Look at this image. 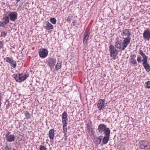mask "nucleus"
<instances>
[{
	"mask_svg": "<svg viewBox=\"0 0 150 150\" xmlns=\"http://www.w3.org/2000/svg\"><path fill=\"white\" fill-rule=\"evenodd\" d=\"M16 139L15 136L13 134H10L7 138L6 140L8 142H14Z\"/></svg>",
	"mask_w": 150,
	"mask_h": 150,
	"instance_id": "18",
	"label": "nucleus"
},
{
	"mask_svg": "<svg viewBox=\"0 0 150 150\" xmlns=\"http://www.w3.org/2000/svg\"><path fill=\"white\" fill-rule=\"evenodd\" d=\"M1 20L3 21H0V27H4L7 24L9 23L10 19L7 15H6L1 19Z\"/></svg>",
	"mask_w": 150,
	"mask_h": 150,
	"instance_id": "7",
	"label": "nucleus"
},
{
	"mask_svg": "<svg viewBox=\"0 0 150 150\" xmlns=\"http://www.w3.org/2000/svg\"><path fill=\"white\" fill-rule=\"evenodd\" d=\"M143 65L146 72H149L150 71V65L149 64Z\"/></svg>",
	"mask_w": 150,
	"mask_h": 150,
	"instance_id": "23",
	"label": "nucleus"
},
{
	"mask_svg": "<svg viewBox=\"0 0 150 150\" xmlns=\"http://www.w3.org/2000/svg\"><path fill=\"white\" fill-rule=\"evenodd\" d=\"M40 150H47V148L43 145H40L39 147Z\"/></svg>",
	"mask_w": 150,
	"mask_h": 150,
	"instance_id": "32",
	"label": "nucleus"
},
{
	"mask_svg": "<svg viewBox=\"0 0 150 150\" xmlns=\"http://www.w3.org/2000/svg\"><path fill=\"white\" fill-rule=\"evenodd\" d=\"M66 118H68L67 115V112L66 111H64L62 114V119H63Z\"/></svg>",
	"mask_w": 150,
	"mask_h": 150,
	"instance_id": "27",
	"label": "nucleus"
},
{
	"mask_svg": "<svg viewBox=\"0 0 150 150\" xmlns=\"http://www.w3.org/2000/svg\"><path fill=\"white\" fill-rule=\"evenodd\" d=\"M24 114L27 119H30L31 117V115L29 112L27 111L24 112Z\"/></svg>",
	"mask_w": 150,
	"mask_h": 150,
	"instance_id": "25",
	"label": "nucleus"
},
{
	"mask_svg": "<svg viewBox=\"0 0 150 150\" xmlns=\"http://www.w3.org/2000/svg\"><path fill=\"white\" fill-rule=\"evenodd\" d=\"M11 1H13L14 0H10Z\"/></svg>",
	"mask_w": 150,
	"mask_h": 150,
	"instance_id": "44",
	"label": "nucleus"
},
{
	"mask_svg": "<svg viewBox=\"0 0 150 150\" xmlns=\"http://www.w3.org/2000/svg\"><path fill=\"white\" fill-rule=\"evenodd\" d=\"M28 76V75L20 74H13V77L15 79L16 81L19 83L25 80Z\"/></svg>",
	"mask_w": 150,
	"mask_h": 150,
	"instance_id": "1",
	"label": "nucleus"
},
{
	"mask_svg": "<svg viewBox=\"0 0 150 150\" xmlns=\"http://www.w3.org/2000/svg\"><path fill=\"white\" fill-rule=\"evenodd\" d=\"M44 28L47 30H50L53 29V26L49 22H46V25Z\"/></svg>",
	"mask_w": 150,
	"mask_h": 150,
	"instance_id": "21",
	"label": "nucleus"
},
{
	"mask_svg": "<svg viewBox=\"0 0 150 150\" xmlns=\"http://www.w3.org/2000/svg\"><path fill=\"white\" fill-rule=\"evenodd\" d=\"M115 40L116 42H115V47L117 48V50H119L120 51L124 50L126 48L124 47L123 43L121 40H119V38L117 37Z\"/></svg>",
	"mask_w": 150,
	"mask_h": 150,
	"instance_id": "4",
	"label": "nucleus"
},
{
	"mask_svg": "<svg viewBox=\"0 0 150 150\" xmlns=\"http://www.w3.org/2000/svg\"><path fill=\"white\" fill-rule=\"evenodd\" d=\"M67 138L65 137V141H67Z\"/></svg>",
	"mask_w": 150,
	"mask_h": 150,
	"instance_id": "42",
	"label": "nucleus"
},
{
	"mask_svg": "<svg viewBox=\"0 0 150 150\" xmlns=\"http://www.w3.org/2000/svg\"><path fill=\"white\" fill-rule=\"evenodd\" d=\"M144 149H145V150H150V145L148 143L145 148Z\"/></svg>",
	"mask_w": 150,
	"mask_h": 150,
	"instance_id": "33",
	"label": "nucleus"
},
{
	"mask_svg": "<svg viewBox=\"0 0 150 150\" xmlns=\"http://www.w3.org/2000/svg\"><path fill=\"white\" fill-rule=\"evenodd\" d=\"M148 142L145 141H141L139 142V147L141 149H144L147 145Z\"/></svg>",
	"mask_w": 150,
	"mask_h": 150,
	"instance_id": "17",
	"label": "nucleus"
},
{
	"mask_svg": "<svg viewBox=\"0 0 150 150\" xmlns=\"http://www.w3.org/2000/svg\"><path fill=\"white\" fill-rule=\"evenodd\" d=\"M90 35V32L89 31H86L85 32L83 38V44L85 45L86 44L88 39Z\"/></svg>",
	"mask_w": 150,
	"mask_h": 150,
	"instance_id": "14",
	"label": "nucleus"
},
{
	"mask_svg": "<svg viewBox=\"0 0 150 150\" xmlns=\"http://www.w3.org/2000/svg\"><path fill=\"white\" fill-rule=\"evenodd\" d=\"M110 132L108 129H107L105 132V135L104 136L102 141L103 144H107L109 140L110 137Z\"/></svg>",
	"mask_w": 150,
	"mask_h": 150,
	"instance_id": "6",
	"label": "nucleus"
},
{
	"mask_svg": "<svg viewBox=\"0 0 150 150\" xmlns=\"http://www.w3.org/2000/svg\"><path fill=\"white\" fill-rule=\"evenodd\" d=\"M131 38L129 36H127V37L124 38V40L122 41L123 43L124 47L126 48L128 44L130 42Z\"/></svg>",
	"mask_w": 150,
	"mask_h": 150,
	"instance_id": "15",
	"label": "nucleus"
},
{
	"mask_svg": "<svg viewBox=\"0 0 150 150\" xmlns=\"http://www.w3.org/2000/svg\"><path fill=\"white\" fill-rule=\"evenodd\" d=\"M50 22L53 24H55L57 21L56 19L54 18H51L50 19Z\"/></svg>",
	"mask_w": 150,
	"mask_h": 150,
	"instance_id": "29",
	"label": "nucleus"
},
{
	"mask_svg": "<svg viewBox=\"0 0 150 150\" xmlns=\"http://www.w3.org/2000/svg\"><path fill=\"white\" fill-rule=\"evenodd\" d=\"M139 53L142 56L143 59L142 60L141 57L138 56L137 59L138 62L141 63L142 61L143 65L148 64L147 62L148 57L143 53V51L140 50Z\"/></svg>",
	"mask_w": 150,
	"mask_h": 150,
	"instance_id": "2",
	"label": "nucleus"
},
{
	"mask_svg": "<svg viewBox=\"0 0 150 150\" xmlns=\"http://www.w3.org/2000/svg\"><path fill=\"white\" fill-rule=\"evenodd\" d=\"M122 34L124 35H127L128 36H129L131 35V33L129 31V30L126 29L123 30Z\"/></svg>",
	"mask_w": 150,
	"mask_h": 150,
	"instance_id": "22",
	"label": "nucleus"
},
{
	"mask_svg": "<svg viewBox=\"0 0 150 150\" xmlns=\"http://www.w3.org/2000/svg\"><path fill=\"white\" fill-rule=\"evenodd\" d=\"M67 125H63V133L67 132Z\"/></svg>",
	"mask_w": 150,
	"mask_h": 150,
	"instance_id": "31",
	"label": "nucleus"
},
{
	"mask_svg": "<svg viewBox=\"0 0 150 150\" xmlns=\"http://www.w3.org/2000/svg\"><path fill=\"white\" fill-rule=\"evenodd\" d=\"M133 19V18H131L129 20V21L130 22H132Z\"/></svg>",
	"mask_w": 150,
	"mask_h": 150,
	"instance_id": "40",
	"label": "nucleus"
},
{
	"mask_svg": "<svg viewBox=\"0 0 150 150\" xmlns=\"http://www.w3.org/2000/svg\"><path fill=\"white\" fill-rule=\"evenodd\" d=\"M16 0V1L17 2H19L20 0Z\"/></svg>",
	"mask_w": 150,
	"mask_h": 150,
	"instance_id": "41",
	"label": "nucleus"
},
{
	"mask_svg": "<svg viewBox=\"0 0 150 150\" xmlns=\"http://www.w3.org/2000/svg\"><path fill=\"white\" fill-rule=\"evenodd\" d=\"M62 62H58L55 67V69L56 70H59L60 69L62 66Z\"/></svg>",
	"mask_w": 150,
	"mask_h": 150,
	"instance_id": "26",
	"label": "nucleus"
},
{
	"mask_svg": "<svg viewBox=\"0 0 150 150\" xmlns=\"http://www.w3.org/2000/svg\"><path fill=\"white\" fill-rule=\"evenodd\" d=\"M56 62V60L54 58H50L47 61V65L51 68V69L54 68Z\"/></svg>",
	"mask_w": 150,
	"mask_h": 150,
	"instance_id": "9",
	"label": "nucleus"
},
{
	"mask_svg": "<svg viewBox=\"0 0 150 150\" xmlns=\"http://www.w3.org/2000/svg\"><path fill=\"white\" fill-rule=\"evenodd\" d=\"M68 118L62 119V122L63 125H67L68 124Z\"/></svg>",
	"mask_w": 150,
	"mask_h": 150,
	"instance_id": "28",
	"label": "nucleus"
},
{
	"mask_svg": "<svg viewBox=\"0 0 150 150\" xmlns=\"http://www.w3.org/2000/svg\"><path fill=\"white\" fill-rule=\"evenodd\" d=\"M67 21L68 22H69L70 21V18H67Z\"/></svg>",
	"mask_w": 150,
	"mask_h": 150,
	"instance_id": "39",
	"label": "nucleus"
},
{
	"mask_svg": "<svg viewBox=\"0 0 150 150\" xmlns=\"http://www.w3.org/2000/svg\"><path fill=\"white\" fill-rule=\"evenodd\" d=\"M3 44L2 42L1 41H0V49L3 46Z\"/></svg>",
	"mask_w": 150,
	"mask_h": 150,
	"instance_id": "37",
	"label": "nucleus"
},
{
	"mask_svg": "<svg viewBox=\"0 0 150 150\" xmlns=\"http://www.w3.org/2000/svg\"><path fill=\"white\" fill-rule=\"evenodd\" d=\"M7 16L11 21L15 22L17 19L18 14L16 11L10 12Z\"/></svg>",
	"mask_w": 150,
	"mask_h": 150,
	"instance_id": "5",
	"label": "nucleus"
},
{
	"mask_svg": "<svg viewBox=\"0 0 150 150\" xmlns=\"http://www.w3.org/2000/svg\"><path fill=\"white\" fill-rule=\"evenodd\" d=\"M105 100L103 99H100L97 104V107L99 110H101L105 107Z\"/></svg>",
	"mask_w": 150,
	"mask_h": 150,
	"instance_id": "12",
	"label": "nucleus"
},
{
	"mask_svg": "<svg viewBox=\"0 0 150 150\" xmlns=\"http://www.w3.org/2000/svg\"><path fill=\"white\" fill-rule=\"evenodd\" d=\"M4 59L6 60V62L9 63L14 68L16 67V62L11 59V58L6 57L4 58Z\"/></svg>",
	"mask_w": 150,
	"mask_h": 150,
	"instance_id": "10",
	"label": "nucleus"
},
{
	"mask_svg": "<svg viewBox=\"0 0 150 150\" xmlns=\"http://www.w3.org/2000/svg\"><path fill=\"white\" fill-rule=\"evenodd\" d=\"M87 128L88 130L90 132H93L92 131V124L91 122L89 123L88 122L87 123Z\"/></svg>",
	"mask_w": 150,
	"mask_h": 150,
	"instance_id": "24",
	"label": "nucleus"
},
{
	"mask_svg": "<svg viewBox=\"0 0 150 150\" xmlns=\"http://www.w3.org/2000/svg\"><path fill=\"white\" fill-rule=\"evenodd\" d=\"M136 56L135 54H131L130 55V63L131 64H132L133 65H137V62L135 58Z\"/></svg>",
	"mask_w": 150,
	"mask_h": 150,
	"instance_id": "16",
	"label": "nucleus"
},
{
	"mask_svg": "<svg viewBox=\"0 0 150 150\" xmlns=\"http://www.w3.org/2000/svg\"><path fill=\"white\" fill-rule=\"evenodd\" d=\"M12 150H16L15 149H13Z\"/></svg>",
	"mask_w": 150,
	"mask_h": 150,
	"instance_id": "43",
	"label": "nucleus"
},
{
	"mask_svg": "<svg viewBox=\"0 0 150 150\" xmlns=\"http://www.w3.org/2000/svg\"><path fill=\"white\" fill-rule=\"evenodd\" d=\"M64 133V137H65L67 138V132Z\"/></svg>",
	"mask_w": 150,
	"mask_h": 150,
	"instance_id": "38",
	"label": "nucleus"
},
{
	"mask_svg": "<svg viewBox=\"0 0 150 150\" xmlns=\"http://www.w3.org/2000/svg\"><path fill=\"white\" fill-rule=\"evenodd\" d=\"M49 137L51 140H53L54 137V129H51L49 132Z\"/></svg>",
	"mask_w": 150,
	"mask_h": 150,
	"instance_id": "19",
	"label": "nucleus"
},
{
	"mask_svg": "<svg viewBox=\"0 0 150 150\" xmlns=\"http://www.w3.org/2000/svg\"><path fill=\"white\" fill-rule=\"evenodd\" d=\"M7 35V33L5 31H3L1 33V36L5 37Z\"/></svg>",
	"mask_w": 150,
	"mask_h": 150,
	"instance_id": "34",
	"label": "nucleus"
},
{
	"mask_svg": "<svg viewBox=\"0 0 150 150\" xmlns=\"http://www.w3.org/2000/svg\"><path fill=\"white\" fill-rule=\"evenodd\" d=\"M4 149L5 150H10L11 148H9L7 145H6L4 146Z\"/></svg>",
	"mask_w": 150,
	"mask_h": 150,
	"instance_id": "35",
	"label": "nucleus"
},
{
	"mask_svg": "<svg viewBox=\"0 0 150 150\" xmlns=\"http://www.w3.org/2000/svg\"><path fill=\"white\" fill-rule=\"evenodd\" d=\"M39 52L40 57L42 58H45L47 55L48 52L47 49H42V50H40Z\"/></svg>",
	"mask_w": 150,
	"mask_h": 150,
	"instance_id": "11",
	"label": "nucleus"
},
{
	"mask_svg": "<svg viewBox=\"0 0 150 150\" xmlns=\"http://www.w3.org/2000/svg\"><path fill=\"white\" fill-rule=\"evenodd\" d=\"M11 132L9 131H7L6 132V133L5 135V137L7 138L8 137L10 134Z\"/></svg>",
	"mask_w": 150,
	"mask_h": 150,
	"instance_id": "36",
	"label": "nucleus"
},
{
	"mask_svg": "<svg viewBox=\"0 0 150 150\" xmlns=\"http://www.w3.org/2000/svg\"><path fill=\"white\" fill-rule=\"evenodd\" d=\"M3 150H5V149H3Z\"/></svg>",
	"mask_w": 150,
	"mask_h": 150,
	"instance_id": "45",
	"label": "nucleus"
},
{
	"mask_svg": "<svg viewBox=\"0 0 150 150\" xmlns=\"http://www.w3.org/2000/svg\"><path fill=\"white\" fill-rule=\"evenodd\" d=\"M109 50L110 56L114 59H115L116 57L118 54V51L112 45H110L109 46Z\"/></svg>",
	"mask_w": 150,
	"mask_h": 150,
	"instance_id": "3",
	"label": "nucleus"
},
{
	"mask_svg": "<svg viewBox=\"0 0 150 150\" xmlns=\"http://www.w3.org/2000/svg\"><path fill=\"white\" fill-rule=\"evenodd\" d=\"M145 87L147 88H150V81H148L147 82H146L144 84Z\"/></svg>",
	"mask_w": 150,
	"mask_h": 150,
	"instance_id": "30",
	"label": "nucleus"
},
{
	"mask_svg": "<svg viewBox=\"0 0 150 150\" xmlns=\"http://www.w3.org/2000/svg\"><path fill=\"white\" fill-rule=\"evenodd\" d=\"M102 137L103 136H100L98 137H96L94 138V141L96 144L99 145L100 144L102 140L101 137Z\"/></svg>",
	"mask_w": 150,
	"mask_h": 150,
	"instance_id": "20",
	"label": "nucleus"
},
{
	"mask_svg": "<svg viewBox=\"0 0 150 150\" xmlns=\"http://www.w3.org/2000/svg\"><path fill=\"white\" fill-rule=\"evenodd\" d=\"M107 129H108V130L110 131H110L109 128L106 127V125L104 124H101L98 126V132L100 133H102L103 132H104L107 130Z\"/></svg>",
	"mask_w": 150,
	"mask_h": 150,
	"instance_id": "8",
	"label": "nucleus"
},
{
	"mask_svg": "<svg viewBox=\"0 0 150 150\" xmlns=\"http://www.w3.org/2000/svg\"><path fill=\"white\" fill-rule=\"evenodd\" d=\"M143 37L144 38L149 41L150 38V30H147L144 31L143 33Z\"/></svg>",
	"mask_w": 150,
	"mask_h": 150,
	"instance_id": "13",
	"label": "nucleus"
}]
</instances>
